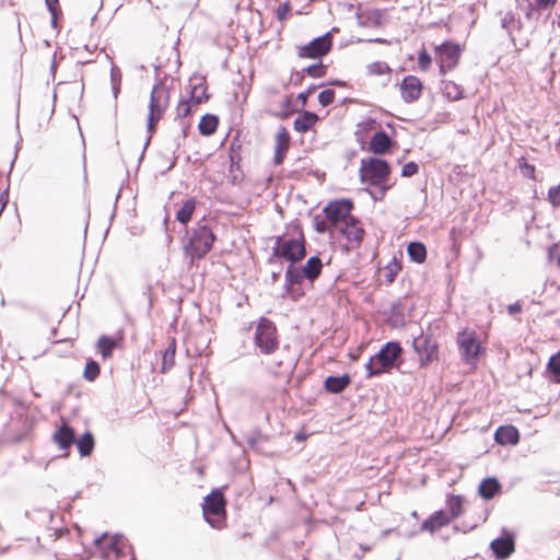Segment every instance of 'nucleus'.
<instances>
[{
  "label": "nucleus",
  "mask_w": 560,
  "mask_h": 560,
  "mask_svg": "<svg viewBox=\"0 0 560 560\" xmlns=\"http://www.w3.org/2000/svg\"><path fill=\"white\" fill-rule=\"evenodd\" d=\"M500 491L501 483L495 477L485 478L478 487V493L485 500L493 499Z\"/></svg>",
  "instance_id": "obj_25"
},
{
  "label": "nucleus",
  "mask_w": 560,
  "mask_h": 560,
  "mask_svg": "<svg viewBox=\"0 0 560 560\" xmlns=\"http://www.w3.org/2000/svg\"><path fill=\"white\" fill-rule=\"evenodd\" d=\"M360 179L371 186L386 185L389 179L390 166L384 159L369 158L361 161Z\"/></svg>",
  "instance_id": "obj_8"
},
{
  "label": "nucleus",
  "mask_w": 560,
  "mask_h": 560,
  "mask_svg": "<svg viewBox=\"0 0 560 560\" xmlns=\"http://www.w3.org/2000/svg\"><path fill=\"white\" fill-rule=\"evenodd\" d=\"M377 187H378L377 191L369 190V194L374 200H382L384 198L386 191L390 188V186L389 185H381Z\"/></svg>",
  "instance_id": "obj_51"
},
{
  "label": "nucleus",
  "mask_w": 560,
  "mask_h": 560,
  "mask_svg": "<svg viewBox=\"0 0 560 560\" xmlns=\"http://www.w3.org/2000/svg\"><path fill=\"white\" fill-rule=\"evenodd\" d=\"M120 84L121 83H112V91L115 98H117L120 93Z\"/></svg>",
  "instance_id": "obj_61"
},
{
  "label": "nucleus",
  "mask_w": 560,
  "mask_h": 560,
  "mask_svg": "<svg viewBox=\"0 0 560 560\" xmlns=\"http://www.w3.org/2000/svg\"><path fill=\"white\" fill-rule=\"evenodd\" d=\"M196 203L197 202L194 198H189V199L185 200L184 203L182 205V207L177 210L176 220L180 224L185 225L191 220V217L196 209Z\"/></svg>",
  "instance_id": "obj_31"
},
{
  "label": "nucleus",
  "mask_w": 560,
  "mask_h": 560,
  "mask_svg": "<svg viewBox=\"0 0 560 560\" xmlns=\"http://www.w3.org/2000/svg\"><path fill=\"white\" fill-rule=\"evenodd\" d=\"M280 275H281V272H280V271H277V272L275 271V272H272V273H271V279H272V281H273V282H276V281L280 278Z\"/></svg>",
  "instance_id": "obj_64"
},
{
  "label": "nucleus",
  "mask_w": 560,
  "mask_h": 560,
  "mask_svg": "<svg viewBox=\"0 0 560 560\" xmlns=\"http://www.w3.org/2000/svg\"><path fill=\"white\" fill-rule=\"evenodd\" d=\"M423 84L416 75H407L400 83V94L405 103H413L421 96Z\"/></svg>",
  "instance_id": "obj_16"
},
{
  "label": "nucleus",
  "mask_w": 560,
  "mask_h": 560,
  "mask_svg": "<svg viewBox=\"0 0 560 560\" xmlns=\"http://www.w3.org/2000/svg\"><path fill=\"white\" fill-rule=\"evenodd\" d=\"M296 441H304L306 439V434L304 432H298L294 436Z\"/></svg>",
  "instance_id": "obj_63"
},
{
  "label": "nucleus",
  "mask_w": 560,
  "mask_h": 560,
  "mask_svg": "<svg viewBox=\"0 0 560 560\" xmlns=\"http://www.w3.org/2000/svg\"><path fill=\"white\" fill-rule=\"evenodd\" d=\"M370 74L382 75L392 71L390 67L384 61H374L368 66Z\"/></svg>",
  "instance_id": "obj_43"
},
{
  "label": "nucleus",
  "mask_w": 560,
  "mask_h": 560,
  "mask_svg": "<svg viewBox=\"0 0 560 560\" xmlns=\"http://www.w3.org/2000/svg\"><path fill=\"white\" fill-rule=\"evenodd\" d=\"M115 346L116 341L108 336H101L97 341L98 350L104 359L112 357Z\"/></svg>",
  "instance_id": "obj_37"
},
{
  "label": "nucleus",
  "mask_w": 560,
  "mask_h": 560,
  "mask_svg": "<svg viewBox=\"0 0 560 560\" xmlns=\"http://www.w3.org/2000/svg\"><path fill=\"white\" fill-rule=\"evenodd\" d=\"M520 167L524 176L535 179V166L533 164L524 162Z\"/></svg>",
  "instance_id": "obj_53"
},
{
  "label": "nucleus",
  "mask_w": 560,
  "mask_h": 560,
  "mask_svg": "<svg viewBox=\"0 0 560 560\" xmlns=\"http://www.w3.org/2000/svg\"><path fill=\"white\" fill-rule=\"evenodd\" d=\"M335 100V91L331 89L323 90L318 94V102L322 106L326 107L334 103Z\"/></svg>",
  "instance_id": "obj_45"
},
{
  "label": "nucleus",
  "mask_w": 560,
  "mask_h": 560,
  "mask_svg": "<svg viewBox=\"0 0 560 560\" xmlns=\"http://www.w3.org/2000/svg\"><path fill=\"white\" fill-rule=\"evenodd\" d=\"M335 31H337L336 27H334L329 32H326L324 35L315 37L308 44L301 46L299 49V57L320 59L322 57L327 55L332 47L331 33Z\"/></svg>",
  "instance_id": "obj_11"
},
{
  "label": "nucleus",
  "mask_w": 560,
  "mask_h": 560,
  "mask_svg": "<svg viewBox=\"0 0 560 560\" xmlns=\"http://www.w3.org/2000/svg\"><path fill=\"white\" fill-rule=\"evenodd\" d=\"M412 349L418 354L420 368H427L439 358V343L430 332H423L421 330L418 336H415Z\"/></svg>",
  "instance_id": "obj_9"
},
{
  "label": "nucleus",
  "mask_w": 560,
  "mask_h": 560,
  "mask_svg": "<svg viewBox=\"0 0 560 560\" xmlns=\"http://www.w3.org/2000/svg\"><path fill=\"white\" fill-rule=\"evenodd\" d=\"M52 440L61 450H68L75 441L74 429L62 423L54 433Z\"/></svg>",
  "instance_id": "obj_22"
},
{
  "label": "nucleus",
  "mask_w": 560,
  "mask_h": 560,
  "mask_svg": "<svg viewBox=\"0 0 560 560\" xmlns=\"http://www.w3.org/2000/svg\"><path fill=\"white\" fill-rule=\"evenodd\" d=\"M179 121L182 136L183 138H186L188 136V132L190 130L191 124L185 119H177Z\"/></svg>",
  "instance_id": "obj_55"
},
{
  "label": "nucleus",
  "mask_w": 560,
  "mask_h": 560,
  "mask_svg": "<svg viewBox=\"0 0 560 560\" xmlns=\"http://www.w3.org/2000/svg\"><path fill=\"white\" fill-rule=\"evenodd\" d=\"M463 497L459 494H450L446 499V504L450 512L447 513L450 522L457 518L462 514L463 510Z\"/></svg>",
  "instance_id": "obj_32"
},
{
  "label": "nucleus",
  "mask_w": 560,
  "mask_h": 560,
  "mask_svg": "<svg viewBox=\"0 0 560 560\" xmlns=\"http://www.w3.org/2000/svg\"><path fill=\"white\" fill-rule=\"evenodd\" d=\"M324 85V83H320L319 85L311 84L305 91L298 94V100L302 101L303 105H305L307 97L314 93L316 89Z\"/></svg>",
  "instance_id": "obj_49"
},
{
  "label": "nucleus",
  "mask_w": 560,
  "mask_h": 560,
  "mask_svg": "<svg viewBox=\"0 0 560 560\" xmlns=\"http://www.w3.org/2000/svg\"><path fill=\"white\" fill-rule=\"evenodd\" d=\"M291 11L290 2L281 3L276 10V18L278 21L282 22L287 20L289 12Z\"/></svg>",
  "instance_id": "obj_48"
},
{
  "label": "nucleus",
  "mask_w": 560,
  "mask_h": 560,
  "mask_svg": "<svg viewBox=\"0 0 560 560\" xmlns=\"http://www.w3.org/2000/svg\"><path fill=\"white\" fill-rule=\"evenodd\" d=\"M51 9H52V11H49V13L51 14V26L54 28H56L57 27V16L61 11H60L59 5L52 7Z\"/></svg>",
  "instance_id": "obj_59"
},
{
  "label": "nucleus",
  "mask_w": 560,
  "mask_h": 560,
  "mask_svg": "<svg viewBox=\"0 0 560 560\" xmlns=\"http://www.w3.org/2000/svg\"><path fill=\"white\" fill-rule=\"evenodd\" d=\"M440 73L445 74L456 67L460 57V47L453 42H444L435 49Z\"/></svg>",
  "instance_id": "obj_12"
},
{
  "label": "nucleus",
  "mask_w": 560,
  "mask_h": 560,
  "mask_svg": "<svg viewBox=\"0 0 560 560\" xmlns=\"http://www.w3.org/2000/svg\"><path fill=\"white\" fill-rule=\"evenodd\" d=\"M559 254H560V244L559 243H555L548 247V259L550 261L556 260V262L558 264Z\"/></svg>",
  "instance_id": "obj_52"
},
{
  "label": "nucleus",
  "mask_w": 560,
  "mask_h": 560,
  "mask_svg": "<svg viewBox=\"0 0 560 560\" xmlns=\"http://www.w3.org/2000/svg\"><path fill=\"white\" fill-rule=\"evenodd\" d=\"M298 237H288L285 234L277 236L272 246V256L268 259L272 262L273 258H282L289 261V265H296L306 256L305 240L302 230L299 229Z\"/></svg>",
  "instance_id": "obj_4"
},
{
  "label": "nucleus",
  "mask_w": 560,
  "mask_h": 560,
  "mask_svg": "<svg viewBox=\"0 0 560 560\" xmlns=\"http://www.w3.org/2000/svg\"><path fill=\"white\" fill-rule=\"evenodd\" d=\"M188 98L191 100L197 107L199 104L206 102L209 96L207 95L206 88L202 84H196L191 88Z\"/></svg>",
  "instance_id": "obj_38"
},
{
  "label": "nucleus",
  "mask_w": 560,
  "mask_h": 560,
  "mask_svg": "<svg viewBox=\"0 0 560 560\" xmlns=\"http://www.w3.org/2000/svg\"><path fill=\"white\" fill-rule=\"evenodd\" d=\"M457 345L462 360L467 364H475L482 352V347L475 331L463 330L457 335Z\"/></svg>",
  "instance_id": "obj_10"
},
{
  "label": "nucleus",
  "mask_w": 560,
  "mask_h": 560,
  "mask_svg": "<svg viewBox=\"0 0 560 560\" xmlns=\"http://www.w3.org/2000/svg\"><path fill=\"white\" fill-rule=\"evenodd\" d=\"M313 225L315 231L320 234L330 231V228L332 226L326 217H322L320 214H315L313 217Z\"/></svg>",
  "instance_id": "obj_42"
},
{
  "label": "nucleus",
  "mask_w": 560,
  "mask_h": 560,
  "mask_svg": "<svg viewBox=\"0 0 560 560\" xmlns=\"http://www.w3.org/2000/svg\"><path fill=\"white\" fill-rule=\"evenodd\" d=\"M226 500L221 488L213 489L206 495L202 504L205 521L213 528L221 529L226 522Z\"/></svg>",
  "instance_id": "obj_6"
},
{
  "label": "nucleus",
  "mask_w": 560,
  "mask_h": 560,
  "mask_svg": "<svg viewBox=\"0 0 560 560\" xmlns=\"http://www.w3.org/2000/svg\"><path fill=\"white\" fill-rule=\"evenodd\" d=\"M328 85H332V86H341V88H345L347 86V82L346 81H342V80H339V79H332V80H329L327 82Z\"/></svg>",
  "instance_id": "obj_60"
},
{
  "label": "nucleus",
  "mask_w": 560,
  "mask_h": 560,
  "mask_svg": "<svg viewBox=\"0 0 560 560\" xmlns=\"http://www.w3.org/2000/svg\"><path fill=\"white\" fill-rule=\"evenodd\" d=\"M170 104V90L162 82H158L150 94L149 102V114L147 119V131L148 138L145 140L142 154H144L145 149L150 144L153 133L156 130V126L161 118L163 117L166 108ZM143 155H141L142 158Z\"/></svg>",
  "instance_id": "obj_2"
},
{
  "label": "nucleus",
  "mask_w": 560,
  "mask_h": 560,
  "mask_svg": "<svg viewBox=\"0 0 560 560\" xmlns=\"http://www.w3.org/2000/svg\"><path fill=\"white\" fill-rule=\"evenodd\" d=\"M254 345L261 354H273L280 346L276 324L267 317H260L254 332Z\"/></svg>",
  "instance_id": "obj_7"
},
{
  "label": "nucleus",
  "mask_w": 560,
  "mask_h": 560,
  "mask_svg": "<svg viewBox=\"0 0 560 560\" xmlns=\"http://www.w3.org/2000/svg\"><path fill=\"white\" fill-rule=\"evenodd\" d=\"M547 370L551 374L552 381L560 383V351L550 357Z\"/></svg>",
  "instance_id": "obj_39"
},
{
  "label": "nucleus",
  "mask_w": 560,
  "mask_h": 560,
  "mask_svg": "<svg viewBox=\"0 0 560 560\" xmlns=\"http://www.w3.org/2000/svg\"><path fill=\"white\" fill-rule=\"evenodd\" d=\"M402 352L404 349L399 341L392 340L384 343L365 364L366 377L380 376L389 373L394 369H399L402 363Z\"/></svg>",
  "instance_id": "obj_1"
},
{
  "label": "nucleus",
  "mask_w": 560,
  "mask_h": 560,
  "mask_svg": "<svg viewBox=\"0 0 560 560\" xmlns=\"http://www.w3.org/2000/svg\"><path fill=\"white\" fill-rule=\"evenodd\" d=\"M353 202L350 199H337L328 202L323 209L326 219L331 225L339 222L346 223L351 215Z\"/></svg>",
  "instance_id": "obj_13"
},
{
  "label": "nucleus",
  "mask_w": 560,
  "mask_h": 560,
  "mask_svg": "<svg viewBox=\"0 0 560 560\" xmlns=\"http://www.w3.org/2000/svg\"><path fill=\"white\" fill-rule=\"evenodd\" d=\"M557 0H536L538 8L549 9L556 4Z\"/></svg>",
  "instance_id": "obj_58"
},
{
  "label": "nucleus",
  "mask_w": 560,
  "mask_h": 560,
  "mask_svg": "<svg viewBox=\"0 0 560 560\" xmlns=\"http://www.w3.org/2000/svg\"><path fill=\"white\" fill-rule=\"evenodd\" d=\"M306 278L301 273L300 267L289 265L284 275V294L292 301L300 300L305 293L300 288Z\"/></svg>",
  "instance_id": "obj_14"
},
{
  "label": "nucleus",
  "mask_w": 560,
  "mask_h": 560,
  "mask_svg": "<svg viewBox=\"0 0 560 560\" xmlns=\"http://www.w3.org/2000/svg\"><path fill=\"white\" fill-rule=\"evenodd\" d=\"M101 372L100 364L94 360H88L84 366L83 376L86 381L93 382Z\"/></svg>",
  "instance_id": "obj_40"
},
{
  "label": "nucleus",
  "mask_w": 560,
  "mask_h": 560,
  "mask_svg": "<svg viewBox=\"0 0 560 560\" xmlns=\"http://www.w3.org/2000/svg\"><path fill=\"white\" fill-rule=\"evenodd\" d=\"M405 310L406 305L401 299L394 302L388 313V323L393 327L405 326Z\"/></svg>",
  "instance_id": "obj_27"
},
{
  "label": "nucleus",
  "mask_w": 560,
  "mask_h": 560,
  "mask_svg": "<svg viewBox=\"0 0 560 560\" xmlns=\"http://www.w3.org/2000/svg\"><path fill=\"white\" fill-rule=\"evenodd\" d=\"M494 441L499 445H516L520 442V432L514 425H501L494 433Z\"/></svg>",
  "instance_id": "obj_21"
},
{
  "label": "nucleus",
  "mask_w": 560,
  "mask_h": 560,
  "mask_svg": "<svg viewBox=\"0 0 560 560\" xmlns=\"http://www.w3.org/2000/svg\"><path fill=\"white\" fill-rule=\"evenodd\" d=\"M518 8L521 11L524 12L526 19L533 20L538 19V12L536 8L528 1V0H522L518 2Z\"/></svg>",
  "instance_id": "obj_44"
},
{
  "label": "nucleus",
  "mask_w": 560,
  "mask_h": 560,
  "mask_svg": "<svg viewBox=\"0 0 560 560\" xmlns=\"http://www.w3.org/2000/svg\"><path fill=\"white\" fill-rule=\"evenodd\" d=\"M448 523L451 522L447 513L444 510H439L422 522L420 529L422 532L434 533Z\"/></svg>",
  "instance_id": "obj_20"
},
{
  "label": "nucleus",
  "mask_w": 560,
  "mask_h": 560,
  "mask_svg": "<svg viewBox=\"0 0 560 560\" xmlns=\"http://www.w3.org/2000/svg\"><path fill=\"white\" fill-rule=\"evenodd\" d=\"M443 88V94L452 101H457L463 97V89L460 85L456 84L453 81H443L442 82Z\"/></svg>",
  "instance_id": "obj_33"
},
{
  "label": "nucleus",
  "mask_w": 560,
  "mask_h": 560,
  "mask_svg": "<svg viewBox=\"0 0 560 560\" xmlns=\"http://www.w3.org/2000/svg\"><path fill=\"white\" fill-rule=\"evenodd\" d=\"M78 452L82 457L90 456L94 450L95 441L92 432L85 431L77 441Z\"/></svg>",
  "instance_id": "obj_29"
},
{
  "label": "nucleus",
  "mask_w": 560,
  "mask_h": 560,
  "mask_svg": "<svg viewBox=\"0 0 560 560\" xmlns=\"http://www.w3.org/2000/svg\"><path fill=\"white\" fill-rule=\"evenodd\" d=\"M340 233L345 236L351 248H357L361 245L364 230L360 225V222L355 218H350L343 223L340 229Z\"/></svg>",
  "instance_id": "obj_17"
},
{
  "label": "nucleus",
  "mask_w": 560,
  "mask_h": 560,
  "mask_svg": "<svg viewBox=\"0 0 560 560\" xmlns=\"http://www.w3.org/2000/svg\"><path fill=\"white\" fill-rule=\"evenodd\" d=\"M196 108L191 100L188 97L182 98L176 106L175 120L187 118Z\"/></svg>",
  "instance_id": "obj_34"
},
{
  "label": "nucleus",
  "mask_w": 560,
  "mask_h": 560,
  "mask_svg": "<svg viewBox=\"0 0 560 560\" xmlns=\"http://www.w3.org/2000/svg\"><path fill=\"white\" fill-rule=\"evenodd\" d=\"M407 254L411 261L416 264H423L427 259V247L421 242H411L407 246Z\"/></svg>",
  "instance_id": "obj_28"
},
{
  "label": "nucleus",
  "mask_w": 560,
  "mask_h": 560,
  "mask_svg": "<svg viewBox=\"0 0 560 560\" xmlns=\"http://www.w3.org/2000/svg\"><path fill=\"white\" fill-rule=\"evenodd\" d=\"M515 21L514 14L509 12L504 15V18L501 21V26L503 28H508L510 24H512Z\"/></svg>",
  "instance_id": "obj_56"
},
{
  "label": "nucleus",
  "mask_w": 560,
  "mask_h": 560,
  "mask_svg": "<svg viewBox=\"0 0 560 560\" xmlns=\"http://www.w3.org/2000/svg\"><path fill=\"white\" fill-rule=\"evenodd\" d=\"M490 549L497 559H508L515 550V536L506 528H502L501 535L493 539Z\"/></svg>",
  "instance_id": "obj_15"
},
{
  "label": "nucleus",
  "mask_w": 560,
  "mask_h": 560,
  "mask_svg": "<svg viewBox=\"0 0 560 560\" xmlns=\"http://www.w3.org/2000/svg\"><path fill=\"white\" fill-rule=\"evenodd\" d=\"M419 67L422 71H427L431 65V61H432V58H431V55L425 50V49H422L420 52H419Z\"/></svg>",
  "instance_id": "obj_47"
},
{
  "label": "nucleus",
  "mask_w": 560,
  "mask_h": 560,
  "mask_svg": "<svg viewBox=\"0 0 560 560\" xmlns=\"http://www.w3.org/2000/svg\"><path fill=\"white\" fill-rule=\"evenodd\" d=\"M393 145L392 138L384 130H378L372 136L369 150L374 154L383 155L388 153Z\"/></svg>",
  "instance_id": "obj_19"
},
{
  "label": "nucleus",
  "mask_w": 560,
  "mask_h": 560,
  "mask_svg": "<svg viewBox=\"0 0 560 560\" xmlns=\"http://www.w3.org/2000/svg\"><path fill=\"white\" fill-rule=\"evenodd\" d=\"M215 235L212 230L202 221L199 222L189 233L188 242L183 249L192 264L202 259L212 248Z\"/></svg>",
  "instance_id": "obj_5"
},
{
  "label": "nucleus",
  "mask_w": 560,
  "mask_h": 560,
  "mask_svg": "<svg viewBox=\"0 0 560 560\" xmlns=\"http://www.w3.org/2000/svg\"><path fill=\"white\" fill-rule=\"evenodd\" d=\"M219 118L212 114H205L199 121L198 130L202 136H211L217 131Z\"/></svg>",
  "instance_id": "obj_30"
},
{
  "label": "nucleus",
  "mask_w": 560,
  "mask_h": 560,
  "mask_svg": "<svg viewBox=\"0 0 560 560\" xmlns=\"http://www.w3.org/2000/svg\"><path fill=\"white\" fill-rule=\"evenodd\" d=\"M351 383L349 374L329 375L324 381V388L331 394L343 392Z\"/></svg>",
  "instance_id": "obj_23"
},
{
  "label": "nucleus",
  "mask_w": 560,
  "mask_h": 560,
  "mask_svg": "<svg viewBox=\"0 0 560 560\" xmlns=\"http://www.w3.org/2000/svg\"><path fill=\"white\" fill-rule=\"evenodd\" d=\"M290 133L285 127H280L276 135V148L273 155V163L280 165L283 163L287 152L290 148Z\"/></svg>",
  "instance_id": "obj_18"
},
{
  "label": "nucleus",
  "mask_w": 560,
  "mask_h": 560,
  "mask_svg": "<svg viewBox=\"0 0 560 560\" xmlns=\"http://www.w3.org/2000/svg\"><path fill=\"white\" fill-rule=\"evenodd\" d=\"M121 77L120 69L113 63L110 68V83H121Z\"/></svg>",
  "instance_id": "obj_54"
},
{
  "label": "nucleus",
  "mask_w": 560,
  "mask_h": 560,
  "mask_svg": "<svg viewBox=\"0 0 560 560\" xmlns=\"http://www.w3.org/2000/svg\"><path fill=\"white\" fill-rule=\"evenodd\" d=\"M94 544L104 560H136L132 546L121 534L104 533L94 538Z\"/></svg>",
  "instance_id": "obj_3"
},
{
  "label": "nucleus",
  "mask_w": 560,
  "mask_h": 560,
  "mask_svg": "<svg viewBox=\"0 0 560 560\" xmlns=\"http://www.w3.org/2000/svg\"><path fill=\"white\" fill-rule=\"evenodd\" d=\"M302 71L312 78H323L327 73V68L319 61L318 63L307 66Z\"/></svg>",
  "instance_id": "obj_41"
},
{
  "label": "nucleus",
  "mask_w": 560,
  "mask_h": 560,
  "mask_svg": "<svg viewBox=\"0 0 560 560\" xmlns=\"http://www.w3.org/2000/svg\"><path fill=\"white\" fill-rule=\"evenodd\" d=\"M260 438H262V432L260 429L255 428L250 433L246 435V443L255 452L267 454L264 447L260 446Z\"/></svg>",
  "instance_id": "obj_36"
},
{
  "label": "nucleus",
  "mask_w": 560,
  "mask_h": 560,
  "mask_svg": "<svg viewBox=\"0 0 560 560\" xmlns=\"http://www.w3.org/2000/svg\"><path fill=\"white\" fill-rule=\"evenodd\" d=\"M48 11H52V7L59 5L58 0H45Z\"/></svg>",
  "instance_id": "obj_62"
},
{
  "label": "nucleus",
  "mask_w": 560,
  "mask_h": 560,
  "mask_svg": "<svg viewBox=\"0 0 560 560\" xmlns=\"http://www.w3.org/2000/svg\"><path fill=\"white\" fill-rule=\"evenodd\" d=\"M175 352H176V346H175V341L173 340L172 343L163 351L162 368H161L162 373H166L174 365Z\"/></svg>",
  "instance_id": "obj_35"
},
{
  "label": "nucleus",
  "mask_w": 560,
  "mask_h": 560,
  "mask_svg": "<svg viewBox=\"0 0 560 560\" xmlns=\"http://www.w3.org/2000/svg\"><path fill=\"white\" fill-rule=\"evenodd\" d=\"M318 115L314 112L304 110L294 120L293 127L298 132H307L317 122Z\"/></svg>",
  "instance_id": "obj_26"
},
{
  "label": "nucleus",
  "mask_w": 560,
  "mask_h": 560,
  "mask_svg": "<svg viewBox=\"0 0 560 560\" xmlns=\"http://www.w3.org/2000/svg\"><path fill=\"white\" fill-rule=\"evenodd\" d=\"M399 269H400V266H399V265H397V262H396L395 260H394V264H393V265H392V264H389V265L387 266V272H386V275H385L386 280H387L388 282H393V281L395 280V278H396L397 272H398V270H399Z\"/></svg>",
  "instance_id": "obj_50"
},
{
  "label": "nucleus",
  "mask_w": 560,
  "mask_h": 560,
  "mask_svg": "<svg viewBox=\"0 0 560 560\" xmlns=\"http://www.w3.org/2000/svg\"><path fill=\"white\" fill-rule=\"evenodd\" d=\"M521 312H522V305H521V303H520V302H515V303L510 304V305L508 306V313H509V315H512V316H513V315H516V314H518V313H521Z\"/></svg>",
  "instance_id": "obj_57"
},
{
  "label": "nucleus",
  "mask_w": 560,
  "mask_h": 560,
  "mask_svg": "<svg viewBox=\"0 0 560 560\" xmlns=\"http://www.w3.org/2000/svg\"><path fill=\"white\" fill-rule=\"evenodd\" d=\"M418 172H419V165L416 162L410 161L402 166L401 176L402 177H411V176L416 175Z\"/></svg>",
  "instance_id": "obj_46"
},
{
  "label": "nucleus",
  "mask_w": 560,
  "mask_h": 560,
  "mask_svg": "<svg viewBox=\"0 0 560 560\" xmlns=\"http://www.w3.org/2000/svg\"><path fill=\"white\" fill-rule=\"evenodd\" d=\"M301 273L313 283L322 273L323 262L319 256L314 255L307 259L304 266L300 267Z\"/></svg>",
  "instance_id": "obj_24"
}]
</instances>
